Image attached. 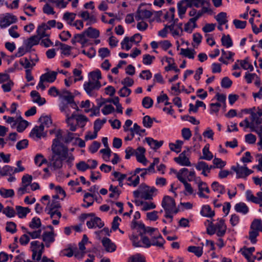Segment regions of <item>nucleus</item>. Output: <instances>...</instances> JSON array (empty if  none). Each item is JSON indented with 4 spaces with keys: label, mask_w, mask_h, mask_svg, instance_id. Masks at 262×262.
Masks as SVG:
<instances>
[{
    "label": "nucleus",
    "mask_w": 262,
    "mask_h": 262,
    "mask_svg": "<svg viewBox=\"0 0 262 262\" xmlns=\"http://www.w3.org/2000/svg\"><path fill=\"white\" fill-rule=\"evenodd\" d=\"M59 203L55 201H52V202H49L45 208V211L47 213H50L54 211H58L60 207Z\"/></svg>",
    "instance_id": "36"
},
{
    "label": "nucleus",
    "mask_w": 262,
    "mask_h": 262,
    "mask_svg": "<svg viewBox=\"0 0 262 262\" xmlns=\"http://www.w3.org/2000/svg\"><path fill=\"white\" fill-rule=\"evenodd\" d=\"M250 122L247 118L244 119V122L246 124L245 128H249L251 132H254L258 130L260 127H262L261 125L262 119L254 110L250 115Z\"/></svg>",
    "instance_id": "8"
},
{
    "label": "nucleus",
    "mask_w": 262,
    "mask_h": 262,
    "mask_svg": "<svg viewBox=\"0 0 262 262\" xmlns=\"http://www.w3.org/2000/svg\"><path fill=\"white\" fill-rule=\"evenodd\" d=\"M145 140L148 145L155 150L159 148L163 144V141H158L150 137L145 138Z\"/></svg>",
    "instance_id": "34"
},
{
    "label": "nucleus",
    "mask_w": 262,
    "mask_h": 262,
    "mask_svg": "<svg viewBox=\"0 0 262 262\" xmlns=\"http://www.w3.org/2000/svg\"><path fill=\"white\" fill-rule=\"evenodd\" d=\"M161 206L165 212L164 216L166 219H169V222L171 223L173 216L179 211L174 200L171 196L166 195L163 198Z\"/></svg>",
    "instance_id": "2"
},
{
    "label": "nucleus",
    "mask_w": 262,
    "mask_h": 262,
    "mask_svg": "<svg viewBox=\"0 0 262 262\" xmlns=\"http://www.w3.org/2000/svg\"><path fill=\"white\" fill-rule=\"evenodd\" d=\"M16 214L19 218H24L27 214L30 212V209L28 207H24L20 206H16Z\"/></svg>",
    "instance_id": "40"
},
{
    "label": "nucleus",
    "mask_w": 262,
    "mask_h": 262,
    "mask_svg": "<svg viewBox=\"0 0 262 262\" xmlns=\"http://www.w3.org/2000/svg\"><path fill=\"white\" fill-rule=\"evenodd\" d=\"M17 20V17L12 14L6 13L0 14V28L5 29L11 24L15 23Z\"/></svg>",
    "instance_id": "12"
},
{
    "label": "nucleus",
    "mask_w": 262,
    "mask_h": 262,
    "mask_svg": "<svg viewBox=\"0 0 262 262\" xmlns=\"http://www.w3.org/2000/svg\"><path fill=\"white\" fill-rule=\"evenodd\" d=\"M226 18L227 13L224 12L219 13L215 16V19L220 26L225 25L228 21Z\"/></svg>",
    "instance_id": "56"
},
{
    "label": "nucleus",
    "mask_w": 262,
    "mask_h": 262,
    "mask_svg": "<svg viewBox=\"0 0 262 262\" xmlns=\"http://www.w3.org/2000/svg\"><path fill=\"white\" fill-rule=\"evenodd\" d=\"M29 122L23 119L21 117V119L19 120L16 129L17 132L19 133L23 132L28 126Z\"/></svg>",
    "instance_id": "57"
},
{
    "label": "nucleus",
    "mask_w": 262,
    "mask_h": 262,
    "mask_svg": "<svg viewBox=\"0 0 262 262\" xmlns=\"http://www.w3.org/2000/svg\"><path fill=\"white\" fill-rule=\"evenodd\" d=\"M234 209L236 212L240 213L243 215L247 214L249 211L248 207L243 202L236 204L234 206Z\"/></svg>",
    "instance_id": "33"
},
{
    "label": "nucleus",
    "mask_w": 262,
    "mask_h": 262,
    "mask_svg": "<svg viewBox=\"0 0 262 262\" xmlns=\"http://www.w3.org/2000/svg\"><path fill=\"white\" fill-rule=\"evenodd\" d=\"M46 30L48 29L46 28V27H45L44 25L40 26L37 28V29L36 30V33L37 34V36L39 38H40V40L41 39H42V38L49 37V34L46 33Z\"/></svg>",
    "instance_id": "54"
},
{
    "label": "nucleus",
    "mask_w": 262,
    "mask_h": 262,
    "mask_svg": "<svg viewBox=\"0 0 262 262\" xmlns=\"http://www.w3.org/2000/svg\"><path fill=\"white\" fill-rule=\"evenodd\" d=\"M45 245L38 241H34L30 243V248L32 252V257L34 260L39 261L41 258L44 251Z\"/></svg>",
    "instance_id": "9"
},
{
    "label": "nucleus",
    "mask_w": 262,
    "mask_h": 262,
    "mask_svg": "<svg viewBox=\"0 0 262 262\" xmlns=\"http://www.w3.org/2000/svg\"><path fill=\"white\" fill-rule=\"evenodd\" d=\"M52 155L48 162V165L53 170L59 169L62 167L63 161L67 156L66 148H63L61 145H57L55 141L52 145Z\"/></svg>",
    "instance_id": "1"
},
{
    "label": "nucleus",
    "mask_w": 262,
    "mask_h": 262,
    "mask_svg": "<svg viewBox=\"0 0 262 262\" xmlns=\"http://www.w3.org/2000/svg\"><path fill=\"white\" fill-rule=\"evenodd\" d=\"M135 150V156L138 162L144 165L147 164V159L145 157V149L143 147H138Z\"/></svg>",
    "instance_id": "21"
},
{
    "label": "nucleus",
    "mask_w": 262,
    "mask_h": 262,
    "mask_svg": "<svg viewBox=\"0 0 262 262\" xmlns=\"http://www.w3.org/2000/svg\"><path fill=\"white\" fill-rule=\"evenodd\" d=\"M127 262H146L145 258L140 253H137L130 256Z\"/></svg>",
    "instance_id": "58"
},
{
    "label": "nucleus",
    "mask_w": 262,
    "mask_h": 262,
    "mask_svg": "<svg viewBox=\"0 0 262 262\" xmlns=\"http://www.w3.org/2000/svg\"><path fill=\"white\" fill-rule=\"evenodd\" d=\"M40 38L36 35H33L25 40L23 42V45L27 48V50L30 52L31 51L32 47L37 45L39 43Z\"/></svg>",
    "instance_id": "22"
},
{
    "label": "nucleus",
    "mask_w": 262,
    "mask_h": 262,
    "mask_svg": "<svg viewBox=\"0 0 262 262\" xmlns=\"http://www.w3.org/2000/svg\"><path fill=\"white\" fill-rule=\"evenodd\" d=\"M76 14L73 12H66L62 16V20L65 21L68 25L71 26L75 18Z\"/></svg>",
    "instance_id": "35"
},
{
    "label": "nucleus",
    "mask_w": 262,
    "mask_h": 262,
    "mask_svg": "<svg viewBox=\"0 0 262 262\" xmlns=\"http://www.w3.org/2000/svg\"><path fill=\"white\" fill-rule=\"evenodd\" d=\"M121 48L126 51L129 50L133 45L129 41V38L128 37H125L121 42Z\"/></svg>",
    "instance_id": "62"
},
{
    "label": "nucleus",
    "mask_w": 262,
    "mask_h": 262,
    "mask_svg": "<svg viewBox=\"0 0 262 262\" xmlns=\"http://www.w3.org/2000/svg\"><path fill=\"white\" fill-rule=\"evenodd\" d=\"M144 248H148L151 246H156L159 248H163L165 243L161 234L156 233L150 239L147 237H145L143 239Z\"/></svg>",
    "instance_id": "7"
},
{
    "label": "nucleus",
    "mask_w": 262,
    "mask_h": 262,
    "mask_svg": "<svg viewBox=\"0 0 262 262\" xmlns=\"http://www.w3.org/2000/svg\"><path fill=\"white\" fill-rule=\"evenodd\" d=\"M58 72L56 71H49L42 74L39 78V81L36 86L37 90L40 89L43 91L46 89V86L43 82H47L49 83H53L56 79Z\"/></svg>",
    "instance_id": "10"
},
{
    "label": "nucleus",
    "mask_w": 262,
    "mask_h": 262,
    "mask_svg": "<svg viewBox=\"0 0 262 262\" xmlns=\"http://www.w3.org/2000/svg\"><path fill=\"white\" fill-rule=\"evenodd\" d=\"M34 163L37 166L40 167L43 164L48 163V162L42 154H38L34 158Z\"/></svg>",
    "instance_id": "53"
},
{
    "label": "nucleus",
    "mask_w": 262,
    "mask_h": 262,
    "mask_svg": "<svg viewBox=\"0 0 262 262\" xmlns=\"http://www.w3.org/2000/svg\"><path fill=\"white\" fill-rule=\"evenodd\" d=\"M187 150H184L178 157L174 158V161L179 165L182 166H190L191 163L188 157L187 152L190 151L189 147L186 148Z\"/></svg>",
    "instance_id": "15"
},
{
    "label": "nucleus",
    "mask_w": 262,
    "mask_h": 262,
    "mask_svg": "<svg viewBox=\"0 0 262 262\" xmlns=\"http://www.w3.org/2000/svg\"><path fill=\"white\" fill-rule=\"evenodd\" d=\"M83 86L88 95L91 97H96L101 84L100 82H93L88 80L84 82Z\"/></svg>",
    "instance_id": "11"
},
{
    "label": "nucleus",
    "mask_w": 262,
    "mask_h": 262,
    "mask_svg": "<svg viewBox=\"0 0 262 262\" xmlns=\"http://www.w3.org/2000/svg\"><path fill=\"white\" fill-rule=\"evenodd\" d=\"M152 13L146 9H138L135 15L137 21L143 20L150 18Z\"/></svg>",
    "instance_id": "24"
},
{
    "label": "nucleus",
    "mask_w": 262,
    "mask_h": 262,
    "mask_svg": "<svg viewBox=\"0 0 262 262\" xmlns=\"http://www.w3.org/2000/svg\"><path fill=\"white\" fill-rule=\"evenodd\" d=\"M83 201L85 203L82 205L84 208H88L93 205L94 200H96V195L89 192L85 193L83 196Z\"/></svg>",
    "instance_id": "27"
},
{
    "label": "nucleus",
    "mask_w": 262,
    "mask_h": 262,
    "mask_svg": "<svg viewBox=\"0 0 262 262\" xmlns=\"http://www.w3.org/2000/svg\"><path fill=\"white\" fill-rule=\"evenodd\" d=\"M211 5L207 6H203L202 7L201 9L198 11L197 10V15L195 17H193L196 21L197 20L204 14L205 13H208L211 14L212 13V10L211 8Z\"/></svg>",
    "instance_id": "37"
},
{
    "label": "nucleus",
    "mask_w": 262,
    "mask_h": 262,
    "mask_svg": "<svg viewBox=\"0 0 262 262\" xmlns=\"http://www.w3.org/2000/svg\"><path fill=\"white\" fill-rule=\"evenodd\" d=\"M83 216L84 218H86L88 216L93 217L91 218L90 221L86 222V225L89 229L96 228H101L104 226V223L101 221V219L98 217H95L94 214L93 213L83 214Z\"/></svg>",
    "instance_id": "14"
},
{
    "label": "nucleus",
    "mask_w": 262,
    "mask_h": 262,
    "mask_svg": "<svg viewBox=\"0 0 262 262\" xmlns=\"http://www.w3.org/2000/svg\"><path fill=\"white\" fill-rule=\"evenodd\" d=\"M196 23V21L193 17L190 18L185 25L184 31L187 33H191L193 29L197 27Z\"/></svg>",
    "instance_id": "39"
},
{
    "label": "nucleus",
    "mask_w": 262,
    "mask_h": 262,
    "mask_svg": "<svg viewBox=\"0 0 262 262\" xmlns=\"http://www.w3.org/2000/svg\"><path fill=\"white\" fill-rule=\"evenodd\" d=\"M44 128L42 126H35L31 130L29 136L35 140L41 139L42 137L45 136Z\"/></svg>",
    "instance_id": "19"
},
{
    "label": "nucleus",
    "mask_w": 262,
    "mask_h": 262,
    "mask_svg": "<svg viewBox=\"0 0 262 262\" xmlns=\"http://www.w3.org/2000/svg\"><path fill=\"white\" fill-rule=\"evenodd\" d=\"M188 8H191V5L190 3L188 2L187 0H181L178 3V15L180 18H183Z\"/></svg>",
    "instance_id": "17"
},
{
    "label": "nucleus",
    "mask_w": 262,
    "mask_h": 262,
    "mask_svg": "<svg viewBox=\"0 0 262 262\" xmlns=\"http://www.w3.org/2000/svg\"><path fill=\"white\" fill-rule=\"evenodd\" d=\"M70 105L62 102L59 104V109L61 113H63L66 116V122L69 127V129L72 132H75L76 130V125L74 124V117L76 115L75 113L71 116V110Z\"/></svg>",
    "instance_id": "6"
},
{
    "label": "nucleus",
    "mask_w": 262,
    "mask_h": 262,
    "mask_svg": "<svg viewBox=\"0 0 262 262\" xmlns=\"http://www.w3.org/2000/svg\"><path fill=\"white\" fill-rule=\"evenodd\" d=\"M203 156L200 159L210 161L213 158V154L209 151V145H206L202 149Z\"/></svg>",
    "instance_id": "43"
},
{
    "label": "nucleus",
    "mask_w": 262,
    "mask_h": 262,
    "mask_svg": "<svg viewBox=\"0 0 262 262\" xmlns=\"http://www.w3.org/2000/svg\"><path fill=\"white\" fill-rule=\"evenodd\" d=\"M231 169L236 173V178H246L247 176L253 172V171L249 169L246 165L241 166L238 163L235 166H232Z\"/></svg>",
    "instance_id": "13"
},
{
    "label": "nucleus",
    "mask_w": 262,
    "mask_h": 262,
    "mask_svg": "<svg viewBox=\"0 0 262 262\" xmlns=\"http://www.w3.org/2000/svg\"><path fill=\"white\" fill-rule=\"evenodd\" d=\"M178 20V18H177L175 19L173 23L170 25H168V29H169L172 35L175 38H178L180 36L181 33L182 32L180 30V27H177V26H176Z\"/></svg>",
    "instance_id": "30"
},
{
    "label": "nucleus",
    "mask_w": 262,
    "mask_h": 262,
    "mask_svg": "<svg viewBox=\"0 0 262 262\" xmlns=\"http://www.w3.org/2000/svg\"><path fill=\"white\" fill-rule=\"evenodd\" d=\"M30 96L32 98L33 102L38 104L39 106L42 105L46 102V99L41 97L39 93L36 91H32L30 93Z\"/></svg>",
    "instance_id": "29"
},
{
    "label": "nucleus",
    "mask_w": 262,
    "mask_h": 262,
    "mask_svg": "<svg viewBox=\"0 0 262 262\" xmlns=\"http://www.w3.org/2000/svg\"><path fill=\"white\" fill-rule=\"evenodd\" d=\"M207 222L208 225L207 226L206 229L207 233L209 235H212L215 233L217 236L221 237L225 234L227 228L223 219H218L215 223L207 220Z\"/></svg>",
    "instance_id": "3"
},
{
    "label": "nucleus",
    "mask_w": 262,
    "mask_h": 262,
    "mask_svg": "<svg viewBox=\"0 0 262 262\" xmlns=\"http://www.w3.org/2000/svg\"><path fill=\"white\" fill-rule=\"evenodd\" d=\"M65 93H67V95H64L61 98L66 100L67 102L66 104L70 105L72 108L77 110L78 106L74 101L73 96L69 91H66Z\"/></svg>",
    "instance_id": "31"
},
{
    "label": "nucleus",
    "mask_w": 262,
    "mask_h": 262,
    "mask_svg": "<svg viewBox=\"0 0 262 262\" xmlns=\"http://www.w3.org/2000/svg\"><path fill=\"white\" fill-rule=\"evenodd\" d=\"M211 188L212 189L215 191L219 193L220 194H224L225 193V187L224 185L220 184L219 182L216 181L213 182L211 184Z\"/></svg>",
    "instance_id": "44"
},
{
    "label": "nucleus",
    "mask_w": 262,
    "mask_h": 262,
    "mask_svg": "<svg viewBox=\"0 0 262 262\" xmlns=\"http://www.w3.org/2000/svg\"><path fill=\"white\" fill-rule=\"evenodd\" d=\"M222 44L226 48H229L233 46L232 40L229 35H224L221 38Z\"/></svg>",
    "instance_id": "55"
},
{
    "label": "nucleus",
    "mask_w": 262,
    "mask_h": 262,
    "mask_svg": "<svg viewBox=\"0 0 262 262\" xmlns=\"http://www.w3.org/2000/svg\"><path fill=\"white\" fill-rule=\"evenodd\" d=\"M196 183L198 184L199 190L198 192V196L201 198H209L208 195H206L204 193V192H205L207 193H209L210 192V190L209 189V187L208 186L206 182H203L200 179Z\"/></svg>",
    "instance_id": "16"
},
{
    "label": "nucleus",
    "mask_w": 262,
    "mask_h": 262,
    "mask_svg": "<svg viewBox=\"0 0 262 262\" xmlns=\"http://www.w3.org/2000/svg\"><path fill=\"white\" fill-rule=\"evenodd\" d=\"M190 4L191 7L194 6L197 8H202L203 6L211 5L210 0H192Z\"/></svg>",
    "instance_id": "46"
},
{
    "label": "nucleus",
    "mask_w": 262,
    "mask_h": 262,
    "mask_svg": "<svg viewBox=\"0 0 262 262\" xmlns=\"http://www.w3.org/2000/svg\"><path fill=\"white\" fill-rule=\"evenodd\" d=\"M89 39L88 38L86 34L83 31L82 33L75 35L72 38L71 42L72 44H75L76 42L80 43L82 46L88 43Z\"/></svg>",
    "instance_id": "25"
},
{
    "label": "nucleus",
    "mask_w": 262,
    "mask_h": 262,
    "mask_svg": "<svg viewBox=\"0 0 262 262\" xmlns=\"http://www.w3.org/2000/svg\"><path fill=\"white\" fill-rule=\"evenodd\" d=\"M237 62H239L241 67L245 70H249L250 71L254 70L253 66L249 62L248 57H246L244 60H237Z\"/></svg>",
    "instance_id": "49"
},
{
    "label": "nucleus",
    "mask_w": 262,
    "mask_h": 262,
    "mask_svg": "<svg viewBox=\"0 0 262 262\" xmlns=\"http://www.w3.org/2000/svg\"><path fill=\"white\" fill-rule=\"evenodd\" d=\"M84 33L86 34L88 38L96 39L99 37L100 35L99 30L92 27H89L84 31Z\"/></svg>",
    "instance_id": "38"
},
{
    "label": "nucleus",
    "mask_w": 262,
    "mask_h": 262,
    "mask_svg": "<svg viewBox=\"0 0 262 262\" xmlns=\"http://www.w3.org/2000/svg\"><path fill=\"white\" fill-rule=\"evenodd\" d=\"M183 143L184 142L183 141L177 140L174 143H170L169 144V147L171 150L179 153L181 151V149Z\"/></svg>",
    "instance_id": "42"
},
{
    "label": "nucleus",
    "mask_w": 262,
    "mask_h": 262,
    "mask_svg": "<svg viewBox=\"0 0 262 262\" xmlns=\"http://www.w3.org/2000/svg\"><path fill=\"white\" fill-rule=\"evenodd\" d=\"M41 236L45 246L48 248L55 241V235L53 231H44Z\"/></svg>",
    "instance_id": "23"
},
{
    "label": "nucleus",
    "mask_w": 262,
    "mask_h": 262,
    "mask_svg": "<svg viewBox=\"0 0 262 262\" xmlns=\"http://www.w3.org/2000/svg\"><path fill=\"white\" fill-rule=\"evenodd\" d=\"M106 121V119L105 118H104L102 120L100 119L96 120L94 123V130L98 133Z\"/></svg>",
    "instance_id": "64"
},
{
    "label": "nucleus",
    "mask_w": 262,
    "mask_h": 262,
    "mask_svg": "<svg viewBox=\"0 0 262 262\" xmlns=\"http://www.w3.org/2000/svg\"><path fill=\"white\" fill-rule=\"evenodd\" d=\"M158 190L155 187H149L145 184H141L138 189L134 191V196L135 198H141L145 200L152 199L154 193Z\"/></svg>",
    "instance_id": "4"
},
{
    "label": "nucleus",
    "mask_w": 262,
    "mask_h": 262,
    "mask_svg": "<svg viewBox=\"0 0 262 262\" xmlns=\"http://www.w3.org/2000/svg\"><path fill=\"white\" fill-rule=\"evenodd\" d=\"M41 225V221L39 217H34L29 223V227L31 229H35L39 228Z\"/></svg>",
    "instance_id": "61"
},
{
    "label": "nucleus",
    "mask_w": 262,
    "mask_h": 262,
    "mask_svg": "<svg viewBox=\"0 0 262 262\" xmlns=\"http://www.w3.org/2000/svg\"><path fill=\"white\" fill-rule=\"evenodd\" d=\"M74 124L76 125V128L78 127L83 128L86 125L88 119L84 115H76L74 117Z\"/></svg>",
    "instance_id": "28"
},
{
    "label": "nucleus",
    "mask_w": 262,
    "mask_h": 262,
    "mask_svg": "<svg viewBox=\"0 0 262 262\" xmlns=\"http://www.w3.org/2000/svg\"><path fill=\"white\" fill-rule=\"evenodd\" d=\"M194 53L195 51L193 49H191L188 48L186 49H181L180 54L189 59H193L194 58Z\"/></svg>",
    "instance_id": "52"
},
{
    "label": "nucleus",
    "mask_w": 262,
    "mask_h": 262,
    "mask_svg": "<svg viewBox=\"0 0 262 262\" xmlns=\"http://www.w3.org/2000/svg\"><path fill=\"white\" fill-rule=\"evenodd\" d=\"M175 8H170L169 10L165 14L164 18L169 23H173L176 18H174Z\"/></svg>",
    "instance_id": "47"
},
{
    "label": "nucleus",
    "mask_w": 262,
    "mask_h": 262,
    "mask_svg": "<svg viewBox=\"0 0 262 262\" xmlns=\"http://www.w3.org/2000/svg\"><path fill=\"white\" fill-rule=\"evenodd\" d=\"M55 138L53 139L52 143L56 141L57 145L64 146L63 143H69L73 139L76 138V136H79L77 134L71 133L68 130L63 133L62 130L58 129L55 130Z\"/></svg>",
    "instance_id": "5"
},
{
    "label": "nucleus",
    "mask_w": 262,
    "mask_h": 262,
    "mask_svg": "<svg viewBox=\"0 0 262 262\" xmlns=\"http://www.w3.org/2000/svg\"><path fill=\"white\" fill-rule=\"evenodd\" d=\"M145 237L141 234L133 233L130 236V239L134 247L144 248L143 239Z\"/></svg>",
    "instance_id": "20"
},
{
    "label": "nucleus",
    "mask_w": 262,
    "mask_h": 262,
    "mask_svg": "<svg viewBox=\"0 0 262 262\" xmlns=\"http://www.w3.org/2000/svg\"><path fill=\"white\" fill-rule=\"evenodd\" d=\"M246 196L247 201L259 204V201L260 200L254 196L251 190H248L246 191Z\"/></svg>",
    "instance_id": "60"
},
{
    "label": "nucleus",
    "mask_w": 262,
    "mask_h": 262,
    "mask_svg": "<svg viewBox=\"0 0 262 262\" xmlns=\"http://www.w3.org/2000/svg\"><path fill=\"white\" fill-rule=\"evenodd\" d=\"M196 170L202 171V174L207 177V173L210 172L211 170L214 168L213 165H208V164L204 161H199L195 166Z\"/></svg>",
    "instance_id": "18"
},
{
    "label": "nucleus",
    "mask_w": 262,
    "mask_h": 262,
    "mask_svg": "<svg viewBox=\"0 0 262 262\" xmlns=\"http://www.w3.org/2000/svg\"><path fill=\"white\" fill-rule=\"evenodd\" d=\"M39 120L41 123L40 126H42L44 129L45 127H49L52 123L51 117L48 116H41Z\"/></svg>",
    "instance_id": "48"
},
{
    "label": "nucleus",
    "mask_w": 262,
    "mask_h": 262,
    "mask_svg": "<svg viewBox=\"0 0 262 262\" xmlns=\"http://www.w3.org/2000/svg\"><path fill=\"white\" fill-rule=\"evenodd\" d=\"M200 214L203 216L207 217H212L215 215L214 211H213L210 206L208 205H204L202 207Z\"/></svg>",
    "instance_id": "32"
},
{
    "label": "nucleus",
    "mask_w": 262,
    "mask_h": 262,
    "mask_svg": "<svg viewBox=\"0 0 262 262\" xmlns=\"http://www.w3.org/2000/svg\"><path fill=\"white\" fill-rule=\"evenodd\" d=\"M0 195L4 198H11L14 195V191L12 189H7L2 188L0 189Z\"/></svg>",
    "instance_id": "59"
},
{
    "label": "nucleus",
    "mask_w": 262,
    "mask_h": 262,
    "mask_svg": "<svg viewBox=\"0 0 262 262\" xmlns=\"http://www.w3.org/2000/svg\"><path fill=\"white\" fill-rule=\"evenodd\" d=\"M127 181L129 183L128 185L133 187H136L140 182V177L139 176H132L131 177L127 178Z\"/></svg>",
    "instance_id": "63"
},
{
    "label": "nucleus",
    "mask_w": 262,
    "mask_h": 262,
    "mask_svg": "<svg viewBox=\"0 0 262 262\" xmlns=\"http://www.w3.org/2000/svg\"><path fill=\"white\" fill-rule=\"evenodd\" d=\"M101 71L97 69L89 73L88 80L93 82H100L99 80L101 79Z\"/></svg>",
    "instance_id": "41"
},
{
    "label": "nucleus",
    "mask_w": 262,
    "mask_h": 262,
    "mask_svg": "<svg viewBox=\"0 0 262 262\" xmlns=\"http://www.w3.org/2000/svg\"><path fill=\"white\" fill-rule=\"evenodd\" d=\"M50 215L51 219H52V224L54 225H57L59 223V219L61 216V213L59 211H54L50 213H48Z\"/></svg>",
    "instance_id": "51"
},
{
    "label": "nucleus",
    "mask_w": 262,
    "mask_h": 262,
    "mask_svg": "<svg viewBox=\"0 0 262 262\" xmlns=\"http://www.w3.org/2000/svg\"><path fill=\"white\" fill-rule=\"evenodd\" d=\"M188 174V169L186 168H181L178 172L177 178L181 182L187 181L186 178Z\"/></svg>",
    "instance_id": "45"
},
{
    "label": "nucleus",
    "mask_w": 262,
    "mask_h": 262,
    "mask_svg": "<svg viewBox=\"0 0 262 262\" xmlns=\"http://www.w3.org/2000/svg\"><path fill=\"white\" fill-rule=\"evenodd\" d=\"M203 244H202V246H189L188 248V251L194 253L196 256L200 257L203 254Z\"/></svg>",
    "instance_id": "50"
},
{
    "label": "nucleus",
    "mask_w": 262,
    "mask_h": 262,
    "mask_svg": "<svg viewBox=\"0 0 262 262\" xmlns=\"http://www.w3.org/2000/svg\"><path fill=\"white\" fill-rule=\"evenodd\" d=\"M102 244L107 252H113L116 250V246L109 238L104 237Z\"/></svg>",
    "instance_id": "26"
}]
</instances>
